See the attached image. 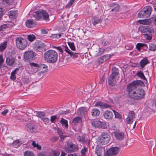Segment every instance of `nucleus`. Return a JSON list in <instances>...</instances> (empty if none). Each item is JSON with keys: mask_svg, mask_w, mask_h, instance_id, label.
Returning a JSON list of instances; mask_svg holds the SVG:
<instances>
[{"mask_svg": "<svg viewBox=\"0 0 156 156\" xmlns=\"http://www.w3.org/2000/svg\"><path fill=\"white\" fill-rule=\"evenodd\" d=\"M142 82L141 81H134L128 85L126 90L128 92V97L130 98H144V92L143 89L135 90L137 88L139 83Z\"/></svg>", "mask_w": 156, "mask_h": 156, "instance_id": "f257e3e1", "label": "nucleus"}, {"mask_svg": "<svg viewBox=\"0 0 156 156\" xmlns=\"http://www.w3.org/2000/svg\"><path fill=\"white\" fill-rule=\"evenodd\" d=\"M139 30L142 33H145L143 34L144 37L147 40H151L152 38V34L154 32L153 28L151 26H140L139 27Z\"/></svg>", "mask_w": 156, "mask_h": 156, "instance_id": "f03ea898", "label": "nucleus"}, {"mask_svg": "<svg viewBox=\"0 0 156 156\" xmlns=\"http://www.w3.org/2000/svg\"><path fill=\"white\" fill-rule=\"evenodd\" d=\"M58 54L55 50H50L46 52L44 55V58L49 63H53L57 60Z\"/></svg>", "mask_w": 156, "mask_h": 156, "instance_id": "7ed1b4c3", "label": "nucleus"}, {"mask_svg": "<svg viewBox=\"0 0 156 156\" xmlns=\"http://www.w3.org/2000/svg\"><path fill=\"white\" fill-rule=\"evenodd\" d=\"M33 16L38 20L45 21L48 22L49 20V15L46 11L41 10L39 12H36L33 14Z\"/></svg>", "mask_w": 156, "mask_h": 156, "instance_id": "20e7f679", "label": "nucleus"}, {"mask_svg": "<svg viewBox=\"0 0 156 156\" xmlns=\"http://www.w3.org/2000/svg\"><path fill=\"white\" fill-rule=\"evenodd\" d=\"M15 44L17 48L21 50L25 49L27 46V40L21 37H17L16 39Z\"/></svg>", "mask_w": 156, "mask_h": 156, "instance_id": "39448f33", "label": "nucleus"}, {"mask_svg": "<svg viewBox=\"0 0 156 156\" xmlns=\"http://www.w3.org/2000/svg\"><path fill=\"white\" fill-rule=\"evenodd\" d=\"M110 138V135L107 133H102L99 136L98 142L99 144L106 145L109 142Z\"/></svg>", "mask_w": 156, "mask_h": 156, "instance_id": "423d86ee", "label": "nucleus"}, {"mask_svg": "<svg viewBox=\"0 0 156 156\" xmlns=\"http://www.w3.org/2000/svg\"><path fill=\"white\" fill-rule=\"evenodd\" d=\"M119 72L118 70L115 69L113 70L112 74L110 75L108 78V83L111 86H113L115 84L117 80L119 78Z\"/></svg>", "mask_w": 156, "mask_h": 156, "instance_id": "0eeeda50", "label": "nucleus"}, {"mask_svg": "<svg viewBox=\"0 0 156 156\" xmlns=\"http://www.w3.org/2000/svg\"><path fill=\"white\" fill-rule=\"evenodd\" d=\"M92 86L91 85H88L86 86L85 89L81 87L79 89L78 91L79 94H83V91H84V94L87 95H90V96H87V97H90V98L92 97H96V96L94 95L93 93H90V91L92 90Z\"/></svg>", "mask_w": 156, "mask_h": 156, "instance_id": "6e6552de", "label": "nucleus"}, {"mask_svg": "<svg viewBox=\"0 0 156 156\" xmlns=\"http://www.w3.org/2000/svg\"><path fill=\"white\" fill-rule=\"evenodd\" d=\"M78 149L77 146L70 142L67 144V146L65 147V150L66 152L70 153L77 151Z\"/></svg>", "mask_w": 156, "mask_h": 156, "instance_id": "1a4fd4ad", "label": "nucleus"}, {"mask_svg": "<svg viewBox=\"0 0 156 156\" xmlns=\"http://www.w3.org/2000/svg\"><path fill=\"white\" fill-rule=\"evenodd\" d=\"M35 53L31 51L25 52L24 54V59L26 61H31L34 59Z\"/></svg>", "mask_w": 156, "mask_h": 156, "instance_id": "9d476101", "label": "nucleus"}, {"mask_svg": "<svg viewBox=\"0 0 156 156\" xmlns=\"http://www.w3.org/2000/svg\"><path fill=\"white\" fill-rule=\"evenodd\" d=\"M119 148L117 147H113L107 150L106 154L107 156L114 155L118 154Z\"/></svg>", "mask_w": 156, "mask_h": 156, "instance_id": "9b49d317", "label": "nucleus"}, {"mask_svg": "<svg viewBox=\"0 0 156 156\" xmlns=\"http://www.w3.org/2000/svg\"><path fill=\"white\" fill-rule=\"evenodd\" d=\"M30 67L29 68L28 73L29 74L34 73L39 70L38 69L39 65L34 63H30Z\"/></svg>", "mask_w": 156, "mask_h": 156, "instance_id": "f8f14e48", "label": "nucleus"}, {"mask_svg": "<svg viewBox=\"0 0 156 156\" xmlns=\"http://www.w3.org/2000/svg\"><path fill=\"white\" fill-rule=\"evenodd\" d=\"M92 124L95 127H101L105 128V123L98 120H96L92 122Z\"/></svg>", "mask_w": 156, "mask_h": 156, "instance_id": "ddd939ff", "label": "nucleus"}, {"mask_svg": "<svg viewBox=\"0 0 156 156\" xmlns=\"http://www.w3.org/2000/svg\"><path fill=\"white\" fill-rule=\"evenodd\" d=\"M25 128L28 131L31 133L35 132L37 129L36 126L32 123L27 124L25 126Z\"/></svg>", "mask_w": 156, "mask_h": 156, "instance_id": "4468645a", "label": "nucleus"}, {"mask_svg": "<svg viewBox=\"0 0 156 156\" xmlns=\"http://www.w3.org/2000/svg\"><path fill=\"white\" fill-rule=\"evenodd\" d=\"M34 49L37 51H41L43 50L44 44L41 42H35L34 43Z\"/></svg>", "mask_w": 156, "mask_h": 156, "instance_id": "2eb2a0df", "label": "nucleus"}, {"mask_svg": "<svg viewBox=\"0 0 156 156\" xmlns=\"http://www.w3.org/2000/svg\"><path fill=\"white\" fill-rule=\"evenodd\" d=\"M111 55L110 54H107L103 55L97 60V62L99 64H102L108 60L111 57Z\"/></svg>", "mask_w": 156, "mask_h": 156, "instance_id": "dca6fc26", "label": "nucleus"}, {"mask_svg": "<svg viewBox=\"0 0 156 156\" xmlns=\"http://www.w3.org/2000/svg\"><path fill=\"white\" fill-rule=\"evenodd\" d=\"M87 109L86 108L82 107L78 109L77 114L80 116H83L87 114Z\"/></svg>", "mask_w": 156, "mask_h": 156, "instance_id": "f3484780", "label": "nucleus"}, {"mask_svg": "<svg viewBox=\"0 0 156 156\" xmlns=\"http://www.w3.org/2000/svg\"><path fill=\"white\" fill-rule=\"evenodd\" d=\"M104 115L105 118L107 119L110 120L113 116L112 112L110 111H106L104 112Z\"/></svg>", "mask_w": 156, "mask_h": 156, "instance_id": "a211bd4d", "label": "nucleus"}, {"mask_svg": "<svg viewBox=\"0 0 156 156\" xmlns=\"http://www.w3.org/2000/svg\"><path fill=\"white\" fill-rule=\"evenodd\" d=\"M53 48L56 49L62 53H63L64 51H66V53H69L70 52L69 51V49L66 46H63L62 48H61L60 46H54Z\"/></svg>", "mask_w": 156, "mask_h": 156, "instance_id": "6ab92c4d", "label": "nucleus"}, {"mask_svg": "<svg viewBox=\"0 0 156 156\" xmlns=\"http://www.w3.org/2000/svg\"><path fill=\"white\" fill-rule=\"evenodd\" d=\"M36 24V23L33 20H27L26 23V26L29 28H31L33 27Z\"/></svg>", "mask_w": 156, "mask_h": 156, "instance_id": "aec40b11", "label": "nucleus"}, {"mask_svg": "<svg viewBox=\"0 0 156 156\" xmlns=\"http://www.w3.org/2000/svg\"><path fill=\"white\" fill-rule=\"evenodd\" d=\"M105 51V49L102 48H99L94 51V53L95 56H97L102 55Z\"/></svg>", "mask_w": 156, "mask_h": 156, "instance_id": "412c9836", "label": "nucleus"}, {"mask_svg": "<svg viewBox=\"0 0 156 156\" xmlns=\"http://www.w3.org/2000/svg\"><path fill=\"white\" fill-rule=\"evenodd\" d=\"M145 11L144 10V8L143 9L140 11L138 13V16L139 18H148V16L149 15V12H147V14H146L145 13Z\"/></svg>", "mask_w": 156, "mask_h": 156, "instance_id": "4be33fe9", "label": "nucleus"}, {"mask_svg": "<svg viewBox=\"0 0 156 156\" xmlns=\"http://www.w3.org/2000/svg\"><path fill=\"white\" fill-rule=\"evenodd\" d=\"M95 106H100L102 108H109L110 107V106L106 104L101 101H98L95 104Z\"/></svg>", "mask_w": 156, "mask_h": 156, "instance_id": "5701e85b", "label": "nucleus"}, {"mask_svg": "<svg viewBox=\"0 0 156 156\" xmlns=\"http://www.w3.org/2000/svg\"><path fill=\"white\" fill-rule=\"evenodd\" d=\"M116 138L118 140H122L124 136V134L123 133L120 132L119 131L117 133L115 134Z\"/></svg>", "mask_w": 156, "mask_h": 156, "instance_id": "b1692460", "label": "nucleus"}, {"mask_svg": "<svg viewBox=\"0 0 156 156\" xmlns=\"http://www.w3.org/2000/svg\"><path fill=\"white\" fill-rule=\"evenodd\" d=\"M38 69L39 70H41V73H44L46 72L48 70V67L46 65L44 64H41V65H39Z\"/></svg>", "mask_w": 156, "mask_h": 156, "instance_id": "393cba45", "label": "nucleus"}, {"mask_svg": "<svg viewBox=\"0 0 156 156\" xmlns=\"http://www.w3.org/2000/svg\"><path fill=\"white\" fill-rule=\"evenodd\" d=\"M138 22L141 24H144L145 25H149L151 23V21L149 19L139 20L138 21Z\"/></svg>", "mask_w": 156, "mask_h": 156, "instance_id": "a878e982", "label": "nucleus"}, {"mask_svg": "<svg viewBox=\"0 0 156 156\" xmlns=\"http://www.w3.org/2000/svg\"><path fill=\"white\" fill-rule=\"evenodd\" d=\"M100 113L99 110L97 108H94L91 111V115L93 116L97 117L99 115Z\"/></svg>", "mask_w": 156, "mask_h": 156, "instance_id": "bb28decb", "label": "nucleus"}, {"mask_svg": "<svg viewBox=\"0 0 156 156\" xmlns=\"http://www.w3.org/2000/svg\"><path fill=\"white\" fill-rule=\"evenodd\" d=\"M148 62L147 58H143L141 60L140 62V66L143 68L144 67Z\"/></svg>", "mask_w": 156, "mask_h": 156, "instance_id": "cd10ccee", "label": "nucleus"}, {"mask_svg": "<svg viewBox=\"0 0 156 156\" xmlns=\"http://www.w3.org/2000/svg\"><path fill=\"white\" fill-rule=\"evenodd\" d=\"M6 62V64L9 66H12L13 65L14 62V60L12 58L9 57L7 58Z\"/></svg>", "mask_w": 156, "mask_h": 156, "instance_id": "c85d7f7f", "label": "nucleus"}, {"mask_svg": "<svg viewBox=\"0 0 156 156\" xmlns=\"http://www.w3.org/2000/svg\"><path fill=\"white\" fill-rule=\"evenodd\" d=\"M7 46V42L4 41L0 44V52H2L6 49Z\"/></svg>", "mask_w": 156, "mask_h": 156, "instance_id": "c756f323", "label": "nucleus"}, {"mask_svg": "<svg viewBox=\"0 0 156 156\" xmlns=\"http://www.w3.org/2000/svg\"><path fill=\"white\" fill-rule=\"evenodd\" d=\"M103 150L101 147L97 146L96 148V153L98 156H100L102 155Z\"/></svg>", "mask_w": 156, "mask_h": 156, "instance_id": "7c9ffc66", "label": "nucleus"}, {"mask_svg": "<svg viewBox=\"0 0 156 156\" xmlns=\"http://www.w3.org/2000/svg\"><path fill=\"white\" fill-rule=\"evenodd\" d=\"M111 5H111V6L113 7L114 8L112 9L111 11L112 12L114 11L115 12H118L119 9V5L118 4L114 3Z\"/></svg>", "mask_w": 156, "mask_h": 156, "instance_id": "2f4dec72", "label": "nucleus"}, {"mask_svg": "<svg viewBox=\"0 0 156 156\" xmlns=\"http://www.w3.org/2000/svg\"><path fill=\"white\" fill-rule=\"evenodd\" d=\"M63 33H61L59 34H51L48 36L49 37L53 39H58L61 37L62 35H63Z\"/></svg>", "mask_w": 156, "mask_h": 156, "instance_id": "473e14b6", "label": "nucleus"}, {"mask_svg": "<svg viewBox=\"0 0 156 156\" xmlns=\"http://www.w3.org/2000/svg\"><path fill=\"white\" fill-rule=\"evenodd\" d=\"M82 121L81 118L79 117H76L74 118L72 121V123L75 125H76L78 123H80Z\"/></svg>", "mask_w": 156, "mask_h": 156, "instance_id": "72a5a7b5", "label": "nucleus"}, {"mask_svg": "<svg viewBox=\"0 0 156 156\" xmlns=\"http://www.w3.org/2000/svg\"><path fill=\"white\" fill-rule=\"evenodd\" d=\"M144 9L145 10H146L145 13H146V14H147V12H149V15L148 16V17H149L151 15V12L152 11V8L150 6H148L144 7Z\"/></svg>", "mask_w": 156, "mask_h": 156, "instance_id": "f704fd0d", "label": "nucleus"}, {"mask_svg": "<svg viewBox=\"0 0 156 156\" xmlns=\"http://www.w3.org/2000/svg\"><path fill=\"white\" fill-rule=\"evenodd\" d=\"M60 123L62 124L63 126H64L66 129L68 128V121L67 120L62 118L60 121Z\"/></svg>", "mask_w": 156, "mask_h": 156, "instance_id": "c9c22d12", "label": "nucleus"}, {"mask_svg": "<svg viewBox=\"0 0 156 156\" xmlns=\"http://www.w3.org/2000/svg\"><path fill=\"white\" fill-rule=\"evenodd\" d=\"M152 108L148 106H146L144 109V112L147 115L150 114L152 112Z\"/></svg>", "mask_w": 156, "mask_h": 156, "instance_id": "e433bc0d", "label": "nucleus"}, {"mask_svg": "<svg viewBox=\"0 0 156 156\" xmlns=\"http://www.w3.org/2000/svg\"><path fill=\"white\" fill-rule=\"evenodd\" d=\"M140 98H129L128 100V103L130 104H134L136 102V101Z\"/></svg>", "mask_w": 156, "mask_h": 156, "instance_id": "4c0bfd02", "label": "nucleus"}, {"mask_svg": "<svg viewBox=\"0 0 156 156\" xmlns=\"http://www.w3.org/2000/svg\"><path fill=\"white\" fill-rule=\"evenodd\" d=\"M3 2H5L8 5H14L15 2L14 0H0Z\"/></svg>", "mask_w": 156, "mask_h": 156, "instance_id": "58836bf2", "label": "nucleus"}, {"mask_svg": "<svg viewBox=\"0 0 156 156\" xmlns=\"http://www.w3.org/2000/svg\"><path fill=\"white\" fill-rule=\"evenodd\" d=\"M147 143L151 147H154L156 144L154 140H149L147 141Z\"/></svg>", "mask_w": 156, "mask_h": 156, "instance_id": "ea45409f", "label": "nucleus"}, {"mask_svg": "<svg viewBox=\"0 0 156 156\" xmlns=\"http://www.w3.org/2000/svg\"><path fill=\"white\" fill-rule=\"evenodd\" d=\"M18 69L16 68L14 71L12 72L10 76V78L11 79L14 80L16 79L15 74L16 71L18 70Z\"/></svg>", "mask_w": 156, "mask_h": 156, "instance_id": "a19ab883", "label": "nucleus"}, {"mask_svg": "<svg viewBox=\"0 0 156 156\" xmlns=\"http://www.w3.org/2000/svg\"><path fill=\"white\" fill-rule=\"evenodd\" d=\"M27 38L29 41L32 42L36 39V37L33 34L28 35Z\"/></svg>", "mask_w": 156, "mask_h": 156, "instance_id": "79ce46f5", "label": "nucleus"}, {"mask_svg": "<svg viewBox=\"0 0 156 156\" xmlns=\"http://www.w3.org/2000/svg\"><path fill=\"white\" fill-rule=\"evenodd\" d=\"M70 52L69 53H67L69 55H70L71 58H76L78 57V54L77 53H74L71 51L70 50L69 51Z\"/></svg>", "mask_w": 156, "mask_h": 156, "instance_id": "37998d69", "label": "nucleus"}, {"mask_svg": "<svg viewBox=\"0 0 156 156\" xmlns=\"http://www.w3.org/2000/svg\"><path fill=\"white\" fill-rule=\"evenodd\" d=\"M149 49L153 51L156 50V44H149Z\"/></svg>", "mask_w": 156, "mask_h": 156, "instance_id": "c03bdc74", "label": "nucleus"}, {"mask_svg": "<svg viewBox=\"0 0 156 156\" xmlns=\"http://www.w3.org/2000/svg\"><path fill=\"white\" fill-rule=\"evenodd\" d=\"M35 112L36 113V116L40 118L46 115L44 112H42L36 111Z\"/></svg>", "mask_w": 156, "mask_h": 156, "instance_id": "a18cd8bd", "label": "nucleus"}, {"mask_svg": "<svg viewBox=\"0 0 156 156\" xmlns=\"http://www.w3.org/2000/svg\"><path fill=\"white\" fill-rule=\"evenodd\" d=\"M100 19L97 17H94L92 21V23L94 25H95L100 22Z\"/></svg>", "mask_w": 156, "mask_h": 156, "instance_id": "49530a36", "label": "nucleus"}, {"mask_svg": "<svg viewBox=\"0 0 156 156\" xmlns=\"http://www.w3.org/2000/svg\"><path fill=\"white\" fill-rule=\"evenodd\" d=\"M24 155V156H35L33 152L28 151H25Z\"/></svg>", "mask_w": 156, "mask_h": 156, "instance_id": "de8ad7c7", "label": "nucleus"}, {"mask_svg": "<svg viewBox=\"0 0 156 156\" xmlns=\"http://www.w3.org/2000/svg\"><path fill=\"white\" fill-rule=\"evenodd\" d=\"M146 45V44L144 43H138L136 44V47L138 51H140V48L144 47Z\"/></svg>", "mask_w": 156, "mask_h": 156, "instance_id": "09e8293b", "label": "nucleus"}, {"mask_svg": "<svg viewBox=\"0 0 156 156\" xmlns=\"http://www.w3.org/2000/svg\"><path fill=\"white\" fill-rule=\"evenodd\" d=\"M17 13V12L16 11H10L9 12V16L13 18L15 16Z\"/></svg>", "mask_w": 156, "mask_h": 156, "instance_id": "8fccbe9b", "label": "nucleus"}, {"mask_svg": "<svg viewBox=\"0 0 156 156\" xmlns=\"http://www.w3.org/2000/svg\"><path fill=\"white\" fill-rule=\"evenodd\" d=\"M68 44L70 49L73 51H75V47L74 43L72 42H68Z\"/></svg>", "mask_w": 156, "mask_h": 156, "instance_id": "3c124183", "label": "nucleus"}, {"mask_svg": "<svg viewBox=\"0 0 156 156\" xmlns=\"http://www.w3.org/2000/svg\"><path fill=\"white\" fill-rule=\"evenodd\" d=\"M20 143L19 140H15L13 143V146L15 147H17L20 145Z\"/></svg>", "mask_w": 156, "mask_h": 156, "instance_id": "603ef678", "label": "nucleus"}, {"mask_svg": "<svg viewBox=\"0 0 156 156\" xmlns=\"http://www.w3.org/2000/svg\"><path fill=\"white\" fill-rule=\"evenodd\" d=\"M128 117L130 118H132L133 119L135 118V113L133 111H130L128 114Z\"/></svg>", "mask_w": 156, "mask_h": 156, "instance_id": "864d4df0", "label": "nucleus"}, {"mask_svg": "<svg viewBox=\"0 0 156 156\" xmlns=\"http://www.w3.org/2000/svg\"><path fill=\"white\" fill-rule=\"evenodd\" d=\"M137 76L140 77L141 79L143 80H145L146 78L143 74L141 71H140L137 73Z\"/></svg>", "mask_w": 156, "mask_h": 156, "instance_id": "5fc2aeb1", "label": "nucleus"}, {"mask_svg": "<svg viewBox=\"0 0 156 156\" xmlns=\"http://www.w3.org/2000/svg\"><path fill=\"white\" fill-rule=\"evenodd\" d=\"M77 140L80 142L83 143L86 142L83 136H78L76 138Z\"/></svg>", "mask_w": 156, "mask_h": 156, "instance_id": "6e6d98bb", "label": "nucleus"}, {"mask_svg": "<svg viewBox=\"0 0 156 156\" xmlns=\"http://www.w3.org/2000/svg\"><path fill=\"white\" fill-rule=\"evenodd\" d=\"M60 154V153L59 151L53 150L52 151L50 156H58Z\"/></svg>", "mask_w": 156, "mask_h": 156, "instance_id": "4d7b16f0", "label": "nucleus"}, {"mask_svg": "<svg viewBox=\"0 0 156 156\" xmlns=\"http://www.w3.org/2000/svg\"><path fill=\"white\" fill-rule=\"evenodd\" d=\"M111 130L112 131V133H114V135L119 131V129H117L115 126H112L111 128Z\"/></svg>", "mask_w": 156, "mask_h": 156, "instance_id": "13d9d810", "label": "nucleus"}, {"mask_svg": "<svg viewBox=\"0 0 156 156\" xmlns=\"http://www.w3.org/2000/svg\"><path fill=\"white\" fill-rule=\"evenodd\" d=\"M32 145L34 147H37V149L41 150V147L39 146L38 144H36L35 141H33L32 142Z\"/></svg>", "mask_w": 156, "mask_h": 156, "instance_id": "bf43d9fd", "label": "nucleus"}, {"mask_svg": "<svg viewBox=\"0 0 156 156\" xmlns=\"http://www.w3.org/2000/svg\"><path fill=\"white\" fill-rule=\"evenodd\" d=\"M113 111L114 112V114L115 115V118H121V116L119 113H118L117 112L115 111V110H113Z\"/></svg>", "mask_w": 156, "mask_h": 156, "instance_id": "052dcab7", "label": "nucleus"}, {"mask_svg": "<svg viewBox=\"0 0 156 156\" xmlns=\"http://www.w3.org/2000/svg\"><path fill=\"white\" fill-rule=\"evenodd\" d=\"M114 99V101L112 100V98H110L109 99V102L112 103L113 104H117L118 102L117 100H118V98H113Z\"/></svg>", "mask_w": 156, "mask_h": 156, "instance_id": "680f3d73", "label": "nucleus"}, {"mask_svg": "<svg viewBox=\"0 0 156 156\" xmlns=\"http://www.w3.org/2000/svg\"><path fill=\"white\" fill-rule=\"evenodd\" d=\"M133 119L132 118H130L129 117H127L126 118V122L127 123L129 124H131L133 121Z\"/></svg>", "mask_w": 156, "mask_h": 156, "instance_id": "e2e57ef3", "label": "nucleus"}, {"mask_svg": "<svg viewBox=\"0 0 156 156\" xmlns=\"http://www.w3.org/2000/svg\"><path fill=\"white\" fill-rule=\"evenodd\" d=\"M75 0H70L69 2H68L66 5V7H69L74 2Z\"/></svg>", "mask_w": 156, "mask_h": 156, "instance_id": "0e129e2a", "label": "nucleus"}, {"mask_svg": "<svg viewBox=\"0 0 156 156\" xmlns=\"http://www.w3.org/2000/svg\"><path fill=\"white\" fill-rule=\"evenodd\" d=\"M57 116L56 115L52 116L51 117V121L52 122H54L55 120L56 119Z\"/></svg>", "mask_w": 156, "mask_h": 156, "instance_id": "69168bd1", "label": "nucleus"}, {"mask_svg": "<svg viewBox=\"0 0 156 156\" xmlns=\"http://www.w3.org/2000/svg\"><path fill=\"white\" fill-rule=\"evenodd\" d=\"M4 60L2 56V55H0V68Z\"/></svg>", "mask_w": 156, "mask_h": 156, "instance_id": "338daca9", "label": "nucleus"}, {"mask_svg": "<svg viewBox=\"0 0 156 156\" xmlns=\"http://www.w3.org/2000/svg\"><path fill=\"white\" fill-rule=\"evenodd\" d=\"M58 133L59 135L60 138L61 139H64V137L62 135L63 133L62 131L59 130H58Z\"/></svg>", "mask_w": 156, "mask_h": 156, "instance_id": "774afa93", "label": "nucleus"}]
</instances>
